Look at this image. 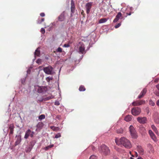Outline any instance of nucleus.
<instances>
[{
    "label": "nucleus",
    "instance_id": "nucleus-1",
    "mask_svg": "<svg viewBox=\"0 0 159 159\" xmlns=\"http://www.w3.org/2000/svg\"><path fill=\"white\" fill-rule=\"evenodd\" d=\"M115 141L117 145H122L127 148L129 149L132 147L130 141L124 137H122L120 139L116 138Z\"/></svg>",
    "mask_w": 159,
    "mask_h": 159
},
{
    "label": "nucleus",
    "instance_id": "nucleus-2",
    "mask_svg": "<svg viewBox=\"0 0 159 159\" xmlns=\"http://www.w3.org/2000/svg\"><path fill=\"white\" fill-rule=\"evenodd\" d=\"M100 151L103 154L106 156L109 155L110 152L109 148L104 144L101 145Z\"/></svg>",
    "mask_w": 159,
    "mask_h": 159
},
{
    "label": "nucleus",
    "instance_id": "nucleus-3",
    "mask_svg": "<svg viewBox=\"0 0 159 159\" xmlns=\"http://www.w3.org/2000/svg\"><path fill=\"white\" fill-rule=\"evenodd\" d=\"M129 129L132 138L136 139L138 137V135L134 127L132 125H130L129 128Z\"/></svg>",
    "mask_w": 159,
    "mask_h": 159
},
{
    "label": "nucleus",
    "instance_id": "nucleus-4",
    "mask_svg": "<svg viewBox=\"0 0 159 159\" xmlns=\"http://www.w3.org/2000/svg\"><path fill=\"white\" fill-rule=\"evenodd\" d=\"M53 68L51 66L43 68V70L46 74L52 75V74Z\"/></svg>",
    "mask_w": 159,
    "mask_h": 159
},
{
    "label": "nucleus",
    "instance_id": "nucleus-5",
    "mask_svg": "<svg viewBox=\"0 0 159 159\" xmlns=\"http://www.w3.org/2000/svg\"><path fill=\"white\" fill-rule=\"evenodd\" d=\"M141 111V109L138 107H134L131 110V113L134 116L139 115Z\"/></svg>",
    "mask_w": 159,
    "mask_h": 159
},
{
    "label": "nucleus",
    "instance_id": "nucleus-6",
    "mask_svg": "<svg viewBox=\"0 0 159 159\" xmlns=\"http://www.w3.org/2000/svg\"><path fill=\"white\" fill-rule=\"evenodd\" d=\"M137 120L141 124H145L147 121V118L145 117H138L137 118Z\"/></svg>",
    "mask_w": 159,
    "mask_h": 159
},
{
    "label": "nucleus",
    "instance_id": "nucleus-7",
    "mask_svg": "<svg viewBox=\"0 0 159 159\" xmlns=\"http://www.w3.org/2000/svg\"><path fill=\"white\" fill-rule=\"evenodd\" d=\"M66 14V13L65 11H63L62 12L58 17V20L59 21H64L65 19V16Z\"/></svg>",
    "mask_w": 159,
    "mask_h": 159
},
{
    "label": "nucleus",
    "instance_id": "nucleus-8",
    "mask_svg": "<svg viewBox=\"0 0 159 159\" xmlns=\"http://www.w3.org/2000/svg\"><path fill=\"white\" fill-rule=\"evenodd\" d=\"M92 2H89L86 3L85 5L86 12L87 14H89L90 13L91 9L92 8Z\"/></svg>",
    "mask_w": 159,
    "mask_h": 159
},
{
    "label": "nucleus",
    "instance_id": "nucleus-9",
    "mask_svg": "<svg viewBox=\"0 0 159 159\" xmlns=\"http://www.w3.org/2000/svg\"><path fill=\"white\" fill-rule=\"evenodd\" d=\"M148 133L152 140L154 141H156L157 140V137L153 132L151 130H149L148 131Z\"/></svg>",
    "mask_w": 159,
    "mask_h": 159
},
{
    "label": "nucleus",
    "instance_id": "nucleus-10",
    "mask_svg": "<svg viewBox=\"0 0 159 159\" xmlns=\"http://www.w3.org/2000/svg\"><path fill=\"white\" fill-rule=\"evenodd\" d=\"M46 91L47 88L44 86L39 87L38 89V92L39 93H44Z\"/></svg>",
    "mask_w": 159,
    "mask_h": 159
},
{
    "label": "nucleus",
    "instance_id": "nucleus-11",
    "mask_svg": "<svg viewBox=\"0 0 159 159\" xmlns=\"http://www.w3.org/2000/svg\"><path fill=\"white\" fill-rule=\"evenodd\" d=\"M147 92L146 89L144 88L141 92L140 94L138 96V98L141 99L143 98V96L145 95Z\"/></svg>",
    "mask_w": 159,
    "mask_h": 159
},
{
    "label": "nucleus",
    "instance_id": "nucleus-12",
    "mask_svg": "<svg viewBox=\"0 0 159 159\" xmlns=\"http://www.w3.org/2000/svg\"><path fill=\"white\" fill-rule=\"evenodd\" d=\"M14 126L13 124H10L9 126V129L10 130V132L9 133V135H12L13 133L14 129Z\"/></svg>",
    "mask_w": 159,
    "mask_h": 159
},
{
    "label": "nucleus",
    "instance_id": "nucleus-13",
    "mask_svg": "<svg viewBox=\"0 0 159 159\" xmlns=\"http://www.w3.org/2000/svg\"><path fill=\"white\" fill-rule=\"evenodd\" d=\"M31 133V130L30 129H28L25 133L24 138L25 139H27L29 136H30V134Z\"/></svg>",
    "mask_w": 159,
    "mask_h": 159
},
{
    "label": "nucleus",
    "instance_id": "nucleus-14",
    "mask_svg": "<svg viewBox=\"0 0 159 159\" xmlns=\"http://www.w3.org/2000/svg\"><path fill=\"white\" fill-rule=\"evenodd\" d=\"M54 98V96L52 95H51L48 97H47L44 99H42L40 101V102H41L43 101H47L48 100L50 99H52Z\"/></svg>",
    "mask_w": 159,
    "mask_h": 159
},
{
    "label": "nucleus",
    "instance_id": "nucleus-15",
    "mask_svg": "<svg viewBox=\"0 0 159 159\" xmlns=\"http://www.w3.org/2000/svg\"><path fill=\"white\" fill-rule=\"evenodd\" d=\"M132 116L131 115H128L126 116L124 120L127 122L130 121L132 120Z\"/></svg>",
    "mask_w": 159,
    "mask_h": 159
},
{
    "label": "nucleus",
    "instance_id": "nucleus-16",
    "mask_svg": "<svg viewBox=\"0 0 159 159\" xmlns=\"http://www.w3.org/2000/svg\"><path fill=\"white\" fill-rule=\"evenodd\" d=\"M43 124L42 122H39L37 125L36 127L38 129H40L43 126Z\"/></svg>",
    "mask_w": 159,
    "mask_h": 159
},
{
    "label": "nucleus",
    "instance_id": "nucleus-17",
    "mask_svg": "<svg viewBox=\"0 0 159 159\" xmlns=\"http://www.w3.org/2000/svg\"><path fill=\"white\" fill-rule=\"evenodd\" d=\"M79 52L82 54H83L85 48L84 45H81L79 48Z\"/></svg>",
    "mask_w": 159,
    "mask_h": 159
},
{
    "label": "nucleus",
    "instance_id": "nucleus-18",
    "mask_svg": "<svg viewBox=\"0 0 159 159\" xmlns=\"http://www.w3.org/2000/svg\"><path fill=\"white\" fill-rule=\"evenodd\" d=\"M75 7L74 3L72 2V1H71V12L73 13L75 12Z\"/></svg>",
    "mask_w": 159,
    "mask_h": 159
},
{
    "label": "nucleus",
    "instance_id": "nucleus-19",
    "mask_svg": "<svg viewBox=\"0 0 159 159\" xmlns=\"http://www.w3.org/2000/svg\"><path fill=\"white\" fill-rule=\"evenodd\" d=\"M151 128L154 131V132L157 134H158V131L157 130V128L154 125H152L151 126Z\"/></svg>",
    "mask_w": 159,
    "mask_h": 159
},
{
    "label": "nucleus",
    "instance_id": "nucleus-20",
    "mask_svg": "<svg viewBox=\"0 0 159 159\" xmlns=\"http://www.w3.org/2000/svg\"><path fill=\"white\" fill-rule=\"evenodd\" d=\"M50 128L54 131H57L59 130L60 128L58 127H55L54 126H50Z\"/></svg>",
    "mask_w": 159,
    "mask_h": 159
},
{
    "label": "nucleus",
    "instance_id": "nucleus-21",
    "mask_svg": "<svg viewBox=\"0 0 159 159\" xmlns=\"http://www.w3.org/2000/svg\"><path fill=\"white\" fill-rule=\"evenodd\" d=\"M107 19L105 18H103L100 19L99 20L98 22L99 23H104V22H106L107 21Z\"/></svg>",
    "mask_w": 159,
    "mask_h": 159
},
{
    "label": "nucleus",
    "instance_id": "nucleus-22",
    "mask_svg": "<svg viewBox=\"0 0 159 159\" xmlns=\"http://www.w3.org/2000/svg\"><path fill=\"white\" fill-rule=\"evenodd\" d=\"M40 53V52L39 50H38V48H37L36 50L34 52V55L35 56H39Z\"/></svg>",
    "mask_w": 159,
    "mask_h": 159
},
{
    "label": "nucleus",
    "instance_id": "nucleus-23",
    "mask_svg": "<svg viewBox=\"0 0 159 159\" xmlns=\"http://www.w3.org/2000/svg\"><path fill=\"white\" fill-rule=\"evenodd\" d=\"M85 89L84 86L81 85L79 88V90L80 91H84Z\"/></svg>",
    "mask_w": 159,
    "mask_h": 159
},
{
    "label": "nucleus",
    "instance_id": "nucleus-24",
    "mask_svg": "<svg viewBox=\"0 0 159 159\" xmlns=\"http://www.w3.org/2000/svg\"><path fill=\"white\" fill-rule=\"evenodd\" d=\"M122 16V14L120 12H119L117 15L116 16V17L118 18L119 19H120L121 17Z\"/></svg>",
    "mask_w": 159,
    "mask_h": 159
},
{
    "label": "nucleus",
    "instance_id": "nucleus-25",
    "mask_svg": "<svg viewBox=\"0 0 159 159\" xmlns=\"http://www.w3.org/2000/svg\"><path fill=\"white\" fill-rule=\"evenodd\" d=\"M139 105H140L142 104H144L145 103V101L143 100H138Z\"/></svg>",
    "mask_w": 159,
    "mask_h": 159
},
{
    "label": "nucleus",
    "instance_id": "nucleus-26",
    "mask_svg": "<svg viewBox=\"0 0 159 159\" xmlns=\"http://www.w3.org/2000/svg\"><path fill=\"white\" fill-rule=\"evenodd\" d=\"M158 90V91L156 92L155 93V94L156 95L159 96V84L157 85L156 86Z\"/></svg>",
    "mask_w": 159,
    "mask_h": 159
},
{
    "label": "nucleus",
    "instance_id": "nucleus-27",
    "mask_svg": "<svg viewBox=\"0 0 159 159\" xmlns=\"http://www.w3.org/2000/svg\"><path fill=\"white\" fill-rule=\"evenodd\" d=\"M132 105L134 106H139V104L138 101H137L133 102L132 103Z\"/></svg>",
    "mask_w": 159,
    "mask_h": 159
},
{
    "label": "nucleus",
    "instance_id": "nucleus-28",
    "mask_svg": "<svg viewBox=\"0 0 159 159\" xmlns=\"http://www.w3.org/2000/svg\"><path fill=\"white\" fill-rule=\"evenodd\" d=\"M53 146H54V145H53V144L51 145H50L49 146H48L45 147L44 148V149H45V150L47 151L49 148H52V147H53Z\"/></svg>",
    "mask_w": 159,
    "mask_h": 159
},
{
    "label": "nucleus",
    "instance_id": "nucleus-29",
    "mask_svg": "<svg viewBox=\"0 0 159 159\" xmlns=\"http://www.w3.org/2000/svg\"><path fill=\"white\" fill-rule=\"evenodd\" d=\"M117 132L118 134H122L123 132V129L122 128H120L117 130Z\"/></svg>",
    "mask_w": 159,
    "mask_h": 159
},
{
    "label": "nucleus",
    "instance_id": "nucleus-30",
    "mask_svg": "<svg viewBox=\"0 0 159 159\" xmlns=\"http://www.w3.org/2000/svg\"><path fill=\"white\" fill-rule=\"evenodd\" d=\"M45 116L44 115L42 114L39 116V119L40 120H42L45 118Z\"/></svg>",
    "mask_w": 159,
    "mask_h": 159
},
{
    "label": "nucleus",
    "instance_id": "nucleus-31",
    "mask_svg": "<svg viewBox=\"0 0 159 159\" xmlns=\"http://www.w3.org/2000/svg\"><path fill=\"white\" fill-rule=\"evenodd\" d=\"M56 51L57 52H62V49L61 47H58Z\"/></svg>",
    "mask_w": 159,
    "mask_h": 159
},
{
    "label": "nucleus",
    "instance_id": "nucleus-32",
    "mask_svg": "<svg viewBox=\"0 0 159 159\" xmlns=\"http://www.w3.org/2000/svg\"><path fill=\"white\" fill-rule=\"evenodd\" d=\"M149 104L152 106H153L155 105V103L152 100H150L149 102Z\"/></svg>",
    "mask_w": 159,
    "mask_h": 159
},
{
    "label": "nucleus",
    "instance_id": "nucleus-33",
    "mask_svg": "<svg viewBox=\"0 0 159 159\" xmlns=\"http://www.w3.org/2000/svg\"><path fill=\"white\" fill-rule=\"evenodd\" d=\"M89 159H97V157L95 155H92L90 157Z\"/></svg>",
    "mask_w": 159,
    "mask_h": 159
},
{
    "label": "nucleus",
    "instance_id": "nucleus-34",
    "mask_svg": "<svg viewBox=\"0 0 159 159\" xmlns=\"http://www.w3.org/2000/svg\"><path fill=\"white\" fill-rule=\"evenodd\" d=\"M61 137V134L60 133H58L57 134H56L55 137V138H58Z\"/></svg>",
    "mask_w": 159,
    "mask_h": 159
},
{
    "label": "nucleus",
    "instance_id": "nucleus-35",
    "mask_svg": "<svg viewBox=\"0 0 159 159\" xmlns=\"http://www.w3.org/2000/svg\"><path fill=\"white\" fill-rule=\"evenodd\" d=\"M52 78L49 77H48L46 78V80L48 82H49L50 81L52 80Z\"/></svg>",
    "mask_w": 159,
    "mask_h": 159
},
{
    "label": "nucleus",
    "instance_id": "nucleus-36",
    "mask_svg": "<svg viewBox=\"0 0 159 159\" xmlns=\"http://www.w3.org/2000/svg\"><path fill=\"white\" fill-rule=\"evenodd\" d=\"M20 141L19 139H17L15 142V145H16L20 143Z\"/></svg>",
    "mask_w": 159,
    "mask_h": 159
},
{
    "label": "nucleus",
    "instance_id": "nucleus-37",
    "mask_svg": "<svg viewBox=\"0 0 159 159\" xmlns=\"http://www.w3.org/2000/svg\"><path fill=\"white\" fill-rule=\"evenodd\" d=\"M121 25V24L120 23H118L117 25H116L115 26V27L116 28H118V27H119Z\"/></svg>",
    "mask_w": 159,
    "mask_h": 159
},
{
    "label": "nucleus",
    "instance_id": "nucleus-38",
    "mask_svg": "<svg viewBox=\"0 0 159 159\" xmlns=\"http://www.w3.org/2000/svg\"><path fill=\"white\" fill-rule=\"evenodd\" d=\"M41 32L43 34L45 33V29L43 28H42L41 30Z\"/></svg>",
    "mask_w": 159,
    "mask_h": 159
},
{
    "label": "nucleus",
    "instance_id": "nucleus-39",
    "mask_svg": "<svg viewBox=\"0 0 159 159\" xmlns=\"http://www.w3.org/2000/svg\"><path fill=\"white\" fill-rule=\"evenodd\" d=\"M44 20V19L43 18H41V21H38V23H39V24H40Z\"/></svg>",
    "mask_w": 159,
    "mask_h": 159
},
{
    "label": "nucleus",
    "instance_id": "nucleus-40",
    "mask_svg": "<svg viewBox=\"0 0 159 159\" xmlns=\"http://www.w3.org/2000/svg\"><path fill=\"white\" fill-rule=\"evenodd\" d=\"M70 47V45L68 44H65L63 46V47H65V48L68 47Z\"/></svg>",
    "mask_w": 159,
    "mask_h": 159
},
{
    "label": "nucleus",
    "instance_id": "nucleus-41",
    "mask_svg": "<svg viewBox=\"0 0 159 159\" xmlns=\"http://www.w3.org/2000/svg\"><path fill=\"white\" fill-rule=\"evenodd\" d=\"M31 150V149L30 148V147H29L26 150V152H30V151Z\"/></svg>",
    "mask_w": 159,
    "mask_h": 159
},
{
    "label": "nucleus",
    "instance_id": "nucleus-42",
    "mask_svg": "<svg viewBox=\"0 0 159 159\" xmlns=\"http://www.w3.org/2000/svg\"><path fill=\"white\" fill-rule=\"evenodd\" d=\"M55 105L57 106H58L60 105V102L57 101H56L55 102Z\"/></svg>",
    "mask_w": 159,
    "mask_h": 159
},
{
    "label": "nucleus",
    "instance_id": "nucleus-43",
    "mask_svg": "<svg viewBox=\"0 0 159 159\" xmlns=\"http://www.w3.org/2000/svg\"><path fill=\"white\" fill-rule=\"evenodd\" d=\"M139 151L141 153H143V148H141L139 149Z\"/></svg>",
    "mask_w": 159,
    "mask_h": 159
},
{
    "label": "nucleus",
    "instance_id": "nucleus-44",
    "mask_svg": "<svg viewBox=\"0 0 159 159\" xmlns=\"http://www.w3.org/2000/svg\"><path fill=\"white\" fill-rule=\"evenodd\" d=\"M119 19L116 17L113 20L114 22H116Z\"/></svg>",
    "mask_w": 159,
    "mask_h": 159
},
{
    "label": "nucleus",
    "instance_id": "nucleus-45",
    "mask_svg": "<svg viewBox=\"0 0 159 159\" xmlns=\"http://www.w3.org/2000/svg\"><path fill=\"white\" fill-rule=\"evenodd\" d=\"M31 133L30 134V136L32 138L33 137L34 134V132H31Z\"/></svg>",
    "mask_w": 159,
    "mask_h": 159
},
{
    "label": "nucleus",
    "instance_id": "nucleus-46",
    "mask_svg": "<svg viewBox=\"0 0 159 159\" xmlns=\"http://www.w3.org/2000/svg\"><path fill=\"white\" fill-rule=\"evenodd\" d=\"M40 15L42 17H43L45 16V14L44 13L42 12V13H41L40 14Z\"/></svg>",
    "mask_w": 159,
    "mask_h": 159
},
{
    "label": "nucleus",
    "instance_id": "nucleus-47",
    "mask_svg": "<svg viewBox=\"0 0 159 159\" xmlns=\"http://www.w3.org/2000/svg\"><path fill=\"white\" fill-rule=\"evenodd\" d=\"M155 121L156 123L158 124L159 123V119H157L156 120H155Z\"/></svg>",
    "mask_w": 159,
    "mask_h": 159
},
{
    "label": "nucleus",
    "instance_id": "nucleus-48",
    "mask_svg": "<svg viewBox=\"0 0 159 159\" xmlns=\"http://www.w3.org/2000/svg\"><path fill=\"white\" fill-rule=\"evenodd\" d=\"M156 104L159 107V100L157 101Z\"/></svg>",
    "mask_w": 159,
    "mask_h": 159
},
{
    "label": "nucleus",
    "instance_id": "nucleus-49",
    "mask_svg": "<svg viewBox=\"0 0 159 159\" xmlns=\"http://www.w3.org/2000/svg\"><path fill=\"white\" fill-rule=\"evenodd\" d=\"M131 13L130 12L129 13H126V14L127 15L129 16V15H131Z\"/></svg>",
    "mask_w": 159,
    "mask_h": 159
},
{
    "label": "nucleus",
    "instance_id": "nucleus-50",
    "mask_svg": "<svg viewBox=\"0 0 159 159\" xmlns=\"http://www.w3.org/2000/svg\"><path fill=\"white\" fill-rule=\"evenodd\" d=\"M81 14L82 15H84V11L83 10H82Z\"/></svg>",
    "mask_w": 159,
    "mask_h": 159
},
{
    "label": "nucleus",
    "instance_id": "nucleus-51",
    "mask_svg": "<svg viewBox=\"0 0 159 159\" xmlns=\"http://www.w3.org/2000/svg\"><path fill=\"white\" fill-rule=\"evenodd\" d=\"M35 158V156H34L31 159H34Z\"/></svg>",
    "mask_w": 159,
    "mask_h": 159
},
{
    "label": "nucleus",
    "instance_id": "nucleus-52",
    "mask_svg": "<svg viewBox=\"0 0 159 159\" xmlns=\"http://www.w3.org/2000/svg\"><path fill=\"white\" fill-rule=\"evenodd\" d=\"M130 159H134V158H133V157H130Z\"/></svg>",
    "mask_w": 159,
    "mask_h": 159
},
{
    "label": "nucleus",
    "instance_id": "nucleus-53",
    "mask_svg": "<svg viewBox=\"0 0 159 159\" xmlns=\"http://www.w3.org/2000/svg\"><path fill=\"white\" fill-rule=\"evenodd\" d=\"M114 159H119L118 158H117L116 157V158H114Z\"/></svg>",
    "mask_w": 159,
    "mask_h": 159
},
{
    "label": "nucleus",
    "instance_id": "nucleus-54",
    "mask_svg": "<svg viewBox=\"0 0 159 159\" xmlns=\"http://www.w3.org/2000/svg\"><path fill=\"white\" fill-rule=\"evenodd\" d=\"M69 21V20H68L67 22V23H68Z\"/></svg>",
    "mask_w": 159,
    "mask_h": 159
},
{
    "label": "nucleus",
    "instance_id": "nucleus-55",
    "mask_svg": "<svg viewBox=\"0 0 159 159\" xmlns=\"http://www.w3.org/2000/svg\"><path fill=\"white\" fill-rule=\"evenodd\" d=\"M138 159H143V158H138Z\"/></svg>",
    "mask_w": 159,
    "mask_h": 159
}]
</instances>
